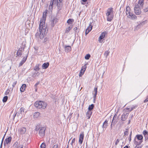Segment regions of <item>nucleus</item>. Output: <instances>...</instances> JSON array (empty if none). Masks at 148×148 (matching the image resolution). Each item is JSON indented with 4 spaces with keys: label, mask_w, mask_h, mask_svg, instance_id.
Wrapping results in <instances>:
<instances>
[{
    "label": "nucleus",
    "mask_w": 148,
    "mask_h": 148,
    "mask_svg": "<svg viewBox=\"0 0 148 148\" xmlns=\"http://www.w3.org/2000/svg\"><path fill=\"white\" fill-rule=\"evenodd\" d=\"M33 74L34 76L36 77V76H38V75H39L40 73H39L38 71L37 72L36 71Z\"/></svg>",
    "instance_id": "nucleus-41"
},
{
    "label": "nucleus",
    "mask_w": 148,
    "mask_h": 148,
    "mask_svg": "<svg viewBox=\"0 0 148 148\" xmlns=\"http://www.w3.org/2000/svg\"><path fill=\"white\" fill-rule=\"evenodd\" d=\"M56 3V0H51L49 6V10L52 11L53 10V5Z\"/></svg>",
    "instance_id": "nucleus-14"
},
{
    "label": "nucleus",
    "mask_w": 148,
    "mask_h": 148,
    "mask_svg": "<svg viewBox=\"0 0 148 148\" xmlns=\"http://www.w3.org/2000/svg\"><path fill=\"white\" fill-rule=\"evenodd\" d=\"M128 114V113H124L121 116V120L123 121H125L127 118Z\"/></svg>",
    "instance_id": "nucleus-15"
},
{
    "label": "nucleus",
    "mask_w": 148,
    "mask_h": 148,
    "mask_svg": "<svg viewBox=\"0 0 148 148\" xmlns=\"http://www.w3.org/2000/svg\"><path fill=\"white\" fill-rule=\"evenodd\" d=\"M86 64H86L82 67L81 71H82L84 72H85L86 68Z\"/></svg>",
    "instance_id": "nucleus-29"
},
{
    "label": "nucleus",
    "mask_w": 148,
    "mask_h": 148,
    "mask_svg": "<svg viewBox=\"0 0 148 148\" xmlns=\"http://www.w3.org/2000/svg\"><path fill=\"white\" fill-rule=\"evenodd\" d=\"M47 10H46L44 12L42 18L40 20V23L39 25V30L35 34L36 38H39L42 39L46 34L47 33V26L45 24V21L47 14Z\"/></svg>",
    "instance_id": "nucleus-1"
},
{
    "label": "nucleus",
    "mask_w": 148,
    "mask_h": 148,
    "mask_svg": "<svg viewBox=\"0 0 148 148\" xmlns=\"http://www.w3.org/2000/svg\"><path fill=\"white\" fill-rule=\"evenodd\" d=\"M74 22V20L72 19H69L67 21V23L69 24H71Z\"/></svg>",
    "instance_id": "nucleus-30"
},
{
    "label": "nucleus",
    "mask_w": 148,
    "mask_h": 148,
    "mask_svg": "<svg viewBox=\"0 0 148 148\" xmlns=\"http://www.w3.org/2000/svg\"><path fill=\"white\" fill-rule=\"evenodd\" d=\"M109 53L110 51H105L104 54V56H105L106 58H107L108 56L109 55Z\"/></svg>",
    "instance_id": "nucleus-34"
},
{
    "label": "nucleus",
    "mask_w": 148,
    "mask_h": 148,
    "mask_svg": "<svg viewBox=\"0 0 148 148\" xmlns=\"http://www.w3.org/2000/svg\"><path fill=\"white\" fill-rule=\"evenodd\" d=\"M116 113L114 115L110 125L111 130L112 129V126L115 125L117 122V116Z\"/></svg>",
    "instance_id": "nucleus-8"
},
{
    "label": "nucleus",
    "mask_w": 148,
    "mask_h": 148,
    "mask_svg": "<svg viewBox=\"0 0 148 148\" xmlns=\"http://www.w3.org/2000/svg\"><path fill=\"white\" fill-rule=\"evenodd\" d=\"M23 145H21L18 146V147H17L16 148H23Z\"/></svg>",
    "instance_id": "nucleus-48"
},
{
    "label": "nucleus",
    "mask_w": 148,
    "mask_h": 148,
    "mask_svg": "<svg viewBox=\"0 0 148 148\" xmlns=\"http://www.w3.org/2000/svg\"><path fill=\"white\" fill-rule=\"evenodd\" d=\"M34 105L37 109H45L47 106V104L45 102L38 101H36L34 103Z\"/></svg>",
    "instance_id": "nucleus-2"
},
{
    "label": "nucleus",
    "mask_w": 148,
    "mask_h": 148,
    "mask_svg": "<svg viewBox=\"0 0 148 148\" xmlns=\"http://www.w3.org/2000/svg\"><path fill=\"white\" fill-rule=\"evenodd\" d=\"M148 101V97L145 100L144 102H146Z\"/></svg>",
    "instance_id": "nucleus-59"
},
{
    "label": "nucleus",
    "mask_w": 148,
    "mask_h": 148,
    "mask_svg": "<svg viewBox=\"0 0 148 148\" xmlns=\"http://www.w3.org/2000/svg\"><path fill=\"white\" fill-rule=\"evenodd\" d=\"M131 135H132V132H131V133H130V135L129 137V138H128V139L129 140V141H131Z\"/></svg>",
    "instance_id": "nucleus-50"
},
{
    "label": "nucleus",
    "mask_w": 148,
    "mask_h": 148,
    "mask_svg": "<svg viewBox=\"0 0 148 148\" xmlns=\"http://www.w3.org/2000/svg\"><path fill=\"white\" fill-rule=\"evenodd\" d=\"M94 107V106L93 104H92L90 105H89L88 108V111H92V110Z\"/></svg>",
    "instance_id": "nucleus-27"
},
{
    "label": "nucleus",
    "mask_w": 148,
    "mask_h": 148,
    "mask_svg": "<svg viewBox=\"0 0 148 148\" xmlns=\"http://www.w3.org/2000/svg\"><path fill=\"white\" fill-rule=\"evenodd\" d=\"M17 115V112H16L15 113V114H14L13 116V117L14 119V118L15 117L16 115Z\"/></svg>",
    "instance_id": "nucleus-57"
},
{
    "label": "nucleus",
    "mask_w": 148,
    "mask_h": 148,
    "mask_svg": "<svg viewBox=\"0 0 148 148\" xmlns=\"http://www.w3.org/2000/svg\"><path fill=\"white\" fill-rule=\"evenodd\" d=\"M119 142V139H117L116 142H115V145H117L118 143Z\"/></svg>",
    "instance_id": "nucleus-47"
},
{
    "label": "nucleus",
    "mask_w": 148,
    "mask_h": 148,
    "mask_svg": "<svg viewBox=\"0 0 148 148\" xmlns=\"http://www.w3.org/2000/svg\"><path fill=\"white\" fill-rule=\"evenodd\" d=\"M92 114V111H88L87 112L86 114V117L88 119H90L91 116Z\"/></svg>",
    "instance_id": "nucleus-20"
},
{
    "label": "nucleus",
    "mask_w": 148,
    "mask_h": 148,
    "mask_svg": "<svg viewBox=\"0 0 148 148\" xmlns=\"http://www.w3.org/2000/svg\"><path fill=\"white\" fill-rule=\"evenodd\" d=\"M46 128L44 127H40L39 125L36 126L35 130L38 131L39 130V135L41 137L44 136L45 135V131Z\"/></svg>",
    "instance_id": "nucleus-6"
},
{
    "label": "nucleus",
    "mask_w": 148,
    "mask_h": 148,
    "mask_svg": "<svg viewBox=\"0 0 148 148\" xmlns=\"http://www.w3.org/2000/svg\"><path fill=\"white\" fill-rule=\"evenodd\" d=\"M28 54H27V55L25 56L24 57L22 60L21 61V62H20V63L19 64V66L20 67L21 66H22L24 63L26 61L27 57L28 56Z\"/></svg>",
    "instance_id": "nucleus-16"
},
{
    "label": "nucleus",
    "mask_w": 148,
    "mask_h": 148,
    "mask_svg": "<svg viewBox=\"0 0 148 148\" xmlns=\"http://www.w3.org/2000/svg\"><path fill=\"white\" fill-rule=\"evenodd\" d=\"M84 137V132H82L80 134L79 142L80 144H82L83 141Z\"/></svg>",
    "instance_id": "nucleus-13"
},
{
    "label": "nucleus",
    "mask_w": 148,
    "mask_h": 148,
    "mask_svg": "<svg viewBox=\"0 0 148 148\" xmlns=\"http://www.w3.org/2000/svg\"><path fill=\"white\" fill-rule=\"evenodd\" d=\"M58 145L57 144H56L54 145L53 146L52 148H58Z\"/></svg>",
    "instance_id": "nucleus-45"
},
{
    "label": "nucleus",
    "mask_w": 148,
    "mask_h": 148,
    "mask_svg": "<svg viewBox=\"0 0 148 148\" xmlns=\"http://www.w3.org/2000/svg\"><path fill=\"white\" fill-rule=\"evenodd\" d=\"M131 9L128 6L127 7L126 9V14L127 17L133 20L137 19V17L133 13L130 12Z\"/></svg>",
    "instance_id": "nucleus-3"
},
{
    "label": "nucleus",
    "mask_w": 148,
    "mask_h": 148,
    "mask_svg": "<svg viewBox=\"0 0 148 148\" xmlns=\"http://www.w3.org/2000/svg\"><path fill=\"white\" fill-rule=\"evenodd\" d=\"M49 64L48 62L44 63L43 64L42 67L43 69H47L49 66Z\"/></svg>",
    "instance_id": "nucleus-23"
},
{
    "label": "nucleus",
    "mask_w": 148,
    "mask_h": 148,
    "mask_svg": "<svg viewBox=\"0 0 148 148\" xmlns=\"http://www.w3.org/2000/svg\"><path fill=\"white\" fill-rule=\"evenodd\" d=\"M64 48L65 51L67 52L70 51L71 50V47L69 46H65Z\"/></svg>",
    "instance_id": "nucleus-22"
},
{
    "label": "nucleus",
    "mask_w": 148,
    "mask_h": 148,
    "mask_svg": "<svg viewBox=\"0 0 148 148\" xmlns=\"http://www.w3.org/2000/svg\"><path fill=\"white\" fill-rule=\"evenodd\" d=\"M39 65H37L35 66L34 69V70H35V71L37 72L39 71Z\"/></svg>",
    "instance_id": "nucleus-32"
},
{
    "label": "nucleus",
    "mask_w": 148,
    "mask_h": 148,
    "mask_svg": "<svg viewBox=\"0 0 148 148\" xmlns=\"http://www.w3.org/2000/svg\"><path fill=\"white\" fill-rule=\"evenodd\" d=\"M40 113L39 112H35L33 116L34 118H37L39 117L40 116Z\"/></svg>",
    "instance_id": "nucleus-26"
},
{
    "label": "nucleus",
    "mask_w": 148,
    "mask_h": 148,
    "mask_svg": "<svg viewBox=\"0 0 148 148\" xmlns=\"http://www.w3.org/2000/svg\"><path fill=\"white\" fill-rule=\"evenodd\" d=\"M8 97L7 96L4 97L3 99V102H6L8 99Z\"/></svg>",
    "instance_id": "nucleus-37"
},
{
    "label": "nucleus",
    "mask_w": 148,
    "mask_h": 148,
    "mask_svg": "<svg viewBox=\"0 0 148 148\" xmlns=\"http://www.w3.org/2000/svg\"><path fill=\"white\" fill-rule=\"evenodd\" d=\"M138 145H136L135 146V148H141V147L140 146H138Z\"/></svg>",
    "instance_id": "nucleus-58"
},
{
    "label": "nucleus",
    "mask_w": 148,
    "mask_h": 148,
    "mask_svg": "<svg viewBox=\"0 0 148 148\" xmlns=\"http://www.w3.org/2000/svg\"><path fill=\"white\" fill-rule=\"evenodd\" d=\"M144 11L145 12H147L148 11V6L147 7L143 9Z\"/></svg>",
    "instance_id": "nucleus-44"
},
{
    "label": "nucleus",
    "mask_w": 148,
    "mask_h": 148,
    "mask_svg": "<svg viewBox=\"0 0 148 148\" xmlns=\"http://www.w3.org/2000/svg\"><path fill=\"white\" fill-rule=\"evenodd\" d=\"M82 1L84 2H86L87 1V0H82Z\"/></svg>",
    "instance_id": "nucleus-64"
},
{
    "label": "nucleus",
    "mask_w": 148,
    "mask_h": 148,
    "mask_svg": "<svg viewBox=\"0 0 148 148\" xmlns=\"http://www.w3.org/2000/svg\"><path fill=\"white\" fill-rule=\"evenodd\" d=\"M57 6L58 9H59L60 6V3H57Z\"/></svg>",
    "instance_id": "nucleus-51"
},
{
    "label": "nucleus",
    "mask_w": 148,
    "mask_h": 148,
    "mask_svg": "<svg viewBox=\"0 0 148 148\" xmlns=\"http://www.w3.org/2000/svg\"><path fill=\"white\" fill-rule=\"evenodd\" d=\"M46 145L45 144L43 143L41 145L40 148H45Z\"/></svg>",
    "instance_id": "nucleus-40"
},
{
    "label": "nucleus",
    "mask_w": 148,
    "mask_h": 148,
    "mask_svg": "<svg viewBox=\"0 0 148 148\" xmlns=\"http://www.w3.org/2000/svg\"><path fill=\"white\" fill-rule=\"evenodd\" d=\"M17 83V81H16L13 83L12 85V86L13 87V88L14 87L15 85Z\"/></svg>",
    "instance_id": "nucleus-49"
},
{
    "label": "nucleus",
    "mask_w": 148,
    "mask_h": 148,
    "mask_svg": "<svg viewBox=\"0 0 148 148\" xmlns=\"http://www.w3.org/2000/svg\"><path fill=\"white\" fill-rule=\"evenodd\" d=\"M2 142H1V145H0V148H2Z\"/></svg>",
    "instance_id": "nucleus-61"
},
{
    "label": "nucleus",
    "mask_w": 148,
    "mask_h": 148,
    "mask_svg": "<svg viewBox=\"0 0 148 148\" xmlns=\"http://www.w3.org/2000/svg\"><path fill=\"white\" fill-rule=\"evenodd\" d=\"M143 134L144 135L145 137V140H147L148 139V132L145 130L143 131Z\"/></svg>",
    "instance_id": "nucleus-19"
},
{
    "label": "nucleus",
    "mask_w": 148,
    "mask_h": 148,
    "mask_svg": "<svg viewBox=\"0 0 148 148\" xmlns=\"http://www.w3.org/2000/svg\"><path fill=\"white\" fill-rule=\"evenodd\" d=\"M130 122H131V120H130V119H129V120L128 122V124H129L130 123Z\"/></svg>",
    "instance_id": "nucleus-63"
},
{
    "label": "nucleus",
    "mask_w": 148,
    "mask_h": 148,
    "mask_svg": "<svg viewBox=\"0 0 148 148\" xmlns=\"http://www.w3.org/2000/svg\"><path fill=\"white\" fill-rule=\"evenodd\" d=\"M146 21H143L142 22H140L138 25H137L135 28V29H138L140 28V26H142L145 23Z\"/></svg>",
    "instance_id": "nucleus-18"
},
{
    "label": "nucleus",
    "mask_w": 148,
    "mask_h": 148,
    "mask_svg": "<svg viewBox=\"0 0 148 148\" xmlns=\"http://www.w3.org/2000/svg\"><path fill=\"white\" fill-rule=\"evenodd\" d=\"M16 53L17 54V56H21L22 55L21 50H18L17 51Z\"/></svg>",
    "instance_id": "nucleus-39"
},
{
    "label": "nucleus",
    "mask_w": 148,
    "mask_h": 148,
    "mask_svg": "<svg viewBox=\"0 0 148 148\" xmlns=\"http://www.w3.org/2000/svg\"><path fill=\"white\" fill-rule=\"evenodd\" d=\"M18 142H16L14 145V146H15V147H16V146H17L18 145Z\"/></svg>",
    "instance_id": "nucleus-52"
},
{
    "label": "nucleus",
    "mask_w": 148,
    "mask_h": 148,
    "mask_svg": "<svg viewBox=\"0 0 148 148\" xmlns=\"http://www.w3.org/2000/svg\"><path fill=\"white\" fill-rule=\"evenodd\" d=\"M5 134H5L4 135V136H3V137L2 139V142H3V140H4V138L5 137Z\"/></svg>",
    "instance_id": "nucleus-60"
},
{
    "label": "nucleus",
    "mask_w": 148,
    "mask_h": 148,
    "mask_svg": "<svg viewBox=\"0 0 148 148\" xmlns=\"http://www.w3.org/2000/svg\"><path fill=\"white\" fill-rule=\"evenodd\" d=\"M90 32V31L89 30H87V29H86V31H85V34L86 35L89 32Z\"/></svg>",
    "instance_id": "nucleus-54"
},
{
    "label": "nucleus",
    "mask_w": 148,
    "mask_h": 148,
    "mask_svg": "<svg viewBox=\"0 0 148 148\" xmlns=\"http://www.w3.org/2000/svg\"><path fill=\"white\" fill-rule=\"evenodd\" d=\"M84 72L82 71H80L79 75V76L80 77H81L82 76V75L84 74Z\"/></svg>",
    "instance_id": "nucleus-46"
},
{
    "label": "nucleus",
    "mask_w": 148,
    "mask_h": 148,
    "mask_svg": "<svg viewBox=\"0 0 148 148\" xmlns=\"http://www.w3.org/2000/svg\"><path fill=\"white\" fill-rule=\"evenodd\" d=\"M75 138H73L72 140V142L71 143V145L72 147H73V145L75 144Z\"/></svg>",
    "instance_id": "nucleus-36"
},
{
    "label": "nucleus",
    "mask_w": 148,
    "mask_h": 148,
    "mask_svg": "<svg viewBox=\"0 0 148 148\" xmlns=\"http://www.w3.org/2000/svg\"><path fill=\"white\" fill-rule=\"evenodd\" d=\"M78 29V28L77 27H75L74 29H73V30L75 32H77V29Z\"/></svg>",
    "instance_id": "nucleus-55"
},
{
    "label": "nucleus",
    "mask_w": 148,
    "mask_h": 148,
    "mask_svg": "<svg viewBox=\"0 0 148 148\" xmlns=\"http://www.w3.org/2000/svg\"><path fill=\"white\" fill-rule=\"evenodd\" d=\"M138 4L135 5L134 8V11L136 15H140V14L141 12L140 10V8Z\"/></svg>",
    "instance_id": "nucleus-10"
},
{
    "label": "nucleus",
    "mask_w": 148,
    "mask_h": 148,
    "mask_svg": "<svg viewBox=\"0 0 148 148\" xmlns=\"http://www.w3.org/2000/svg\"><path fill=\"white\" fill-rule=\"evenodd\" d=\"M91 23H90V24H89L88 27L86 29L87 30H89L90 32L91 31L92 29V26L91 25Z\"/></svg>",
    "instance_id": "nucleus-31"
},
{
    "label": "nucleus",
    "mask_w": 148,
    "mask_h": 148,
    "mask_svg": "<svg viewBox=\"0 0 148 148\" xmlns=\"http://www.w3.org/2000/svg\"><path fill=\"white\" fill-rule=\"evenodd\" d=\"M27 111L23 107H21L17 113V116L22 118L27 112Z\"/></svg>",
    "instance_id": "nucleus-7"
},
{
    "label": "nucleus",
    "mask_w": 148,
    "mask_h": 148,
    "mask_svg": "<svg viewBox=\"0 0 148 148\" xmlns=\"http://www.w3.org/2000/svg\"><path fill=\"white\" fill-rule=\"evenodd\" d=\"M48 42V38H44V42L45 43H47Z\"/></svg>",
    "instance_id": "nucleus-43"
},
{
    "label": "nucleus",
    "mask_w": 148,
    "mask_h": 148,
    "mask_svg": "<svg viewBox=\"0 0 148 148\" xmlns=\"http://www.w3.org/2000/svg\"><path fill=\"white\" fill-rule=\"evenodd\" d=\"M137 107V105H135V106H132V107L131 109L129 111L130 112H131L132 110H133L134 109L136 108Z\"/></svg>",
    "instance_id": "nucleus-38"
},
{
    "label": "nucleus",
    "mask_w": 148,
    "mask_h": 148,
    "mask_svg": "<svg viewBox=\"0 0 148 148\" xmlns=\"http://www.w3.org/2000/svg\"><path fill=\"white\" fill-rule=\"evenodd\" d=\"M128 134V129H126V130L125 131L124 134L125 135H127Z\"/></svg>",
    "instance_id": "nucleus-42"
},
{
    "label": "nucleus",
    "mask_w": 148,
    "mask_h": 148,
    "mask_svg": "<svg viewBox=\"0 0 148 148\" xmlns=\"http://www.w3.org/2000/svg\"><path fill=\"white\" fill-rule=\"evenodd\" d=\"M72 26H70L66 28V33L69 32V31L71 30V29L72 28Z\"/></svg>",
    "instance_id": "nucleus-33"
},
{
    "label": "nucleus",
    "mask_w": 148,
    "mask_h": 148,
    "mask_svg": "<svg viewBox=\"0 0 148 148\" xmlns=\"http://www.w3.org/2000/svg\"><path fill=\"white\" fill-rule=\"evenodd\" d=\"M58 19L56 17H53L51 18V25L52 27H53L56 23L58 21Z\"/></svg>",
    "instance_id": "nucleus-11"
},
{
    "label": "nucleus",
    "mask_w": 148,
    "mask_h": 148,
    "mask_svg": "<svg viewBox=\"0 0 148 148\" xmlns=\"http://www.w3.org/2000/svg\"><path fill=\"white\" fill-rule=\"evenodd\" d=\"M97 88L95 87L94 89V91L95 93L93 95V98H94V100H95L97 94Z\"/></svg>",
    "instance_id": "nucleus-24"
},
{
    "label": "nucleus",
    "mask_w": 148,
    "mask_h": 148,
    "mask_svg": "<svg viewBox=\"0 0 148 148\" xmlns=\"http://www.w3.org/2000/svg\"><path fill=\"white\" fill-rule=\"evenodd\" d=\"M26 130V127H22L18 129V131L19 133L21 134H23L25 133Z\"/></svg>",
    "instance_id": "nucleus-12"
},
{
    "label": "nucleus",
    "mask_w": 148,
    "mask_h": 148,
    "mask_svg": "<svg viewBox=\"0 0 148 148\" xmlns=\"http://www.w3.org/2000/svg\"><path fill=\"white\" fill-rule=\"evenodd\" d=\"M108 121L106 120L103 123L102 126V127L103 128H106L107 126Z\"/></svg>",
    "instance_id": "nucleus-28"
},
{
    "label": "nucleus",
    "mask_w": 148,
    "mask_h": 148,
    "mask_svg": "<svg viewBox=\"0 0 148 148\" xmlns=\"http://www.w3.org/2000/svg\"><path fill=\"white\" fill-rule=\"evenodd\" d=\"M106 14L107 21L110 22L114 16L113 8H108L106 11Z\"/></svg>",
    "instance_id": "nucleus-4"
},
{
    "label": "nucleus",
    "mask_w": 148,
    "mask_h": 148,
    "mask_svg": "<svg viewBox=\"0 0 148 148\" xmlns=\"http://www.w3.org/2000/svg\"><path fill=\"white\" fill-rule=\"evenodd\" d=\"M62 2V0H56V3H60Z\"/></svg>",
    "instance_id": "nucleus-53"
},
{
    "label": "nucleus",
    "mask_w": 148,
    "mask_h": 148,
    "mask_svg": "<svg viewBox=\"0 0 148 148\" xmlns=\"http://www.w3.org/2000/svg\"><path fill=\"white\" fill-rule=\"evenodd\" d=\"M39 82H37L35 85V87L36 88L37 87L38 85L39 84Z\"/></svg>",
    "instance_id": "nucleus-56"
},
{
    "label": "nucleus",
    "mask_w": 148,
    "mask_h": 148,
    "mask_svg": "<svg viewBox=\"0 0 148 148\" xmlns=\"http://www.w3.org/2000/svg\"><path fill=\"white\" fill-rule=\"evenodd\" d=\"M90 57V54H88L86 55L85 56V58L86 60H88L89 59Z\"/></svg>",
    "instance_id": "nucleus-35"
},
{
    "label": "nucleus",
    "mask_w": 148,
    "mask_h": 148,
    "mask_svg": "<svg viewBox=\"0 0 148 148\" xmlns=\"http://www.w3.org/2000/svg\"><path fill=\"white\" fill-rule=\"evenodd\" d=\"M123 148H129L127 146H126Z\"/></svg>",
    "instance_id": "nucleus-62"
},
{
    "label": "nucleus",
    "mask_w": 148,
    "mask_h": 148,
    "mask_svg": "<svg viewBox=\"0 0 148 148\" xmlns=\"http://www.w3.org/2000/svg\"><path fill=\"white\" fill-rule=\"evenodd\" d=\"M143 142V136L142 135L136 136L134 141V144L136 145H140Z\"/></svg>",
    "instance_id": "nucleus-5"
},
{
    "label": "nucleus",
    "mask_w": 148,
    "mask_h": 148,
    "mask_svg": "<svg viewBox=\"0 0 148 148\" xmlns=\"http://www.w3.org/2000/svg\"><path fill=\"white\" fill-rule=\"evenodd\" d=\"M12 137H9L8 138H6L4 142V144L5 145L6 144H8V143H10L11 141Z\"/></svg>",
    "instance_id": "nucleus-17"
},
{
    "label": "nucleus",
    "mask_w": 148,
    "mask_h": 148,
    "mask_svg": "<svg viewBox=\"0 0 148 148\" xmlns=\"http://www.w3.org/2000/svg\"><path fill=\"white\" fill-rule=\"evenodd\" d=\"M108 33V31H105L103 32L101 34L99 38V41L100 43H102L103 41L102 40L106 36H107Z\"/></svg>",
    "instance_id": "nucleus-9"
},
{
    "label": "nucleus",
    "mask_w": 148,
    "mask_h": 148,
    "mask_svg": "<svg viewBox=\"0 0 148 148\" xmlns=\"http://www.w3.org/2000/svg\"><path fill=\"white\" fill-rule=\"evenodd\" d=\"M144 0H139L138 4L140 7H142L144 4Z\"/></svg>",
    "instance_id": "nucleus-25"
},
{
    "label": "nucleus",
    "mask_w": 148,
    "mask_h": 148,
    "mask_svg": "<svg viewBox=\"0 0 148 148\" xmlns=\"http://www.w3.org/2000/svg\"><path fill=\"white\" fill-rule=\"evenodd\" d=\"M26 87V85L25 84H23L21 87L20 90L21 92H23L25 90V88Z\"/></svg>",
    "instance_id": "nucleus-21"
}]
</instances>
